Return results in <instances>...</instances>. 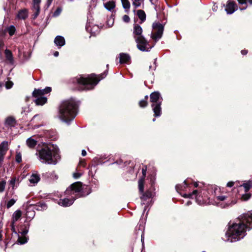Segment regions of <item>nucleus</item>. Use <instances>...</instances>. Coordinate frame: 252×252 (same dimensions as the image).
<instances>
[{
	"label": "nucleus",
	"mask_w": 252,
	"mask_h": 252,
	"mask_svg": "<svg viewBox=\"0 0 252 252\" xmlns=\"http://www.w3.org/2000/svg\"><path fill=\"white\" fill-rule=\"evenodd\" d=\"M142 29L137 24L134 25L133 37L137 43V48L141 51H150L153 46H150L149 42L142 34Z\"/></svg>",
	"instance_id": "423d86ee"
},
{
	"label": "nucleus",
	"mask_w": 252,
	"mask_h": 252,
	"mask_svg": "<svg viewBox=\"0 0 252 252\" xmlns=\"http://www.w3.org/2000/svg\"><path fill=\"white\" fill-rule=\"evenodd\" d=\"M16 124V121L13 117H8L5 122V124L6 126L9 127L14 126Z\"/></svg>",
	"instance_id": "412c9836"
},
{
	"label": "nucleus",
	"mask_w": 252,
	"mask_h": 252,
	"mask_svg": "<svg viewBox=\"0 0 252 252\" xmlns=\"http://www.w3.org/2000/svg\"><path fill=\"white\" fill-rule=\"evenodd\" d=\"M86 29L87 31L92 32L91 29H90V26L89 25L88 23H87L86 25Z\"/></svg>",
	"instance_id": "603ef678"
},
{
	"label": "nucleus",
	"mask_w": 252,
	"mask_h": 252,
	"mask_svg": "<svg viewBox=\"0 0 252 252\" xmlns=\"http://www.w3.org/2000/svg\"><path fill=\"white\" fill-rule=\"evenodd\" d=\"M16 182V180L15 178H12L9 181V183L10 186L12 187L13 189H14V185Z\"/></svg>",
	"instance_id": "4c0bfd02"
},
{
	"label": "nucleus",
	"mask_w": 252,
	"mask_h": 252,
	"mask_svg": "<svg viewBox=\"0 0 252 252\" xmlns=\"http://www.w3.org/2000/svg\"><path fill=\"white\" fill-rule=\"evenodd\" d=\"M153 68V70H155L156 69V65L154 66H152V65L149 66V69L151 70Z\"/></svg>",
	"instance_id": "bf43d9fd"
},
{
	"label": "nucleus",
	"mask_w": 252,
	"mask_h": 252,
	"mask_svg": "<svg viewBox=\"0 0 252 252\" xmlns=\"http://www.w3.org/2000/svg\"><path fill=\"white\" fill-rule=\"evenodd\" d=\"M150 101L152 103L151 106L153 108L155 117H159L161 114V105L162 98L160 93L155 92L150 94Z\"/></svg>",
	"instance_id": "6e6552de"
},
{
	"label": "nucleus",
	"mask_w": 252,
	"mask_h": 252,
	"mask_svg": "<svg viewBox=\"0 0 252 252\" xmlns=\"http://www.w3.org/2000/svg\"><path fill=\"white\" fill-rule=\"evenodd\" d=\"M29 10L27 8H23L18 11L16 15V19L25 20L29 17Z\"/></svg>",
	"instance_id": "f8f14e48"
},
{
	"label": "nucleus",
	"mask_w": 252,
	"mask_h": 252,
	"mask_svg": "<svg viewBox=\"0 0 252 252\" xmlns=\"http://www.w3.org/2000/svg\"><path fill=\"white\" fill-rule=\"evenodd\" d=\"M107 75L106 71L97 77L94 74H91L88 77H83L79 76L72 79L73 83L78 86V89L80 91L90 90L94 88V86L99 81L104 78Z\"/></svg>",
	"instance_id": "39448f33"
},
{
	"label": "nucleus",
	"mask_w": 252,
	"mask_h": 252,
	"mask_svg": "<svg viewBox=\"0 0 252 252\" xmlns=\"http://www.w3.org/2000/svg\"><path fill=\"white\" fill-rule=\"evenodd\" d=\"M26 144L29 148H33L36 145L37 141L31 137L26 140Z\"/></svg>",
	"instance_id": "aec40b11"
},
{
	"label": "nucleus",
	"mask_w": 252,
	"mask_h": 252,
	"mask_svg": "<svg viewBox=\"0 0 252 252\" xmlns=\"http://www.w3.org/2000/svg\"><path fill=\"white\" fill-rule=\"evenodd\" d=\"M9 143L7 141H2L0 144V153L6 154L8 150Z\"/></svg>",
	"instance_id": "a211bd4d"
},
{
	"label": "nucleus",
	"mask_w": 252,
	"mask_h": 252,
	"mask_svg": "<svg viewBox=\"0 0 252 252\" xmlns=\"http://www.w3.org/2000/svg\"><path fill=\"white\" fill-rule=\"evenodd\" d=\"M251 196V194L246 193L242 195V198L243 200L247 201L250 198Z\"/></svg>",
	"instance_id": "e433bc0d"
},
{
	"label": "nucleus",
	"mask_w": 252,
	"mask_h": 252,
	"mask_svg": "<svg viewBox=\"0 0 252 252\" xmlns=\"http://www.w3.org/2000/svg\"><path fill=\"white\" fill-rule=\"evenodd\" d=\"M40 179V175L37 173H32L29 179L30 183L34 186Z\"/></svg>",
	"instance_id": "2eb2a0df"
},
{
	"label": "nucleus",
	"mask_w": 252,
	"mask_h": 252,
	"mask_svg": "<svg viewBox=\"0 0 252 252\" xmlns=\"http://www.w3.org/2000/svg\"><path fill=\"white\" fill-rule=\"evenodd\" d=\"M149 206V204H147L145 207H144V211H143V213L145 212V211H146V210H147V208L148 207V206Z\"/></svg>",
	"instance_id": "e2e57ef3"
},
{
	"label": "nucleus",
	"mask_w": 252,
	"mask_h": 252,
	"mask_svg": "<svg viewBox=\"0 0 252 252\" xmlns=\"http://www.w3.org/2000/svg\"><path fill=\"white\" fill-rule=\"evenodd\" d=\"M41 2V0H33V4H40Z\"/></svg>",
	"instance_id": "3c124183"
},
{
	"label": "nucleus",
	"mask_w": 252,
	"mask_h": 252,
	"mask_svg": "<svg viewBox=\"0 0 252 252\" xmlns=\"http://www.w3.org/2000/svg\"><path fill=\"white\" fill-rule=\"evenodd\" d=\"M37 116H38V115H35V116L33 117V119L35 118H36V117H37Z\"/></svg>",
	"instance_id": "338daca9"
},
{
	"label": "nucleus",
	"mask_w": 252,
	"mask_h": 252,
	"mask_svg": "<svg viewBox=\"0 0 252 252\" xmlns=\"http://www.w3.org/2000/svg\"><path fill=\"white\" fill-rule=\"evenodd\" d=\"M53 0H47L48 5L49 6L52 2Z\"/></svg>",
	"instance_id": "13d9d810"
},
{
	"label": "nucleus",
	"mask_w": 252,
	"mask_h": 252,
	"mask_svg": "<svg viewBox=\"0 0 252 252\" xmlns=\"http://www.w3.org/2000/svg\"><path fill=\"white\" fill-rule=\"evenodd\" d=\"M119 57L121 63H128L130 60L129 55L126 53H120Z\"/></svg>",
	"instance_id": "f3484780"
},
{
	"label": "nucleus",
	"mask_w": 252,
	"mask_h": 252,
	"mask_svg": "<svg viewBox=\"0 0 252 252\" xmlns=\"http://www.w3.org/2000/svg\"><path fill=\"white\" fill-rule=\"evenodd\" d=\"M123 20L125 22L128 23L130 21V18L128 15H125L123 17Z\"/></svg>",
	"instance_id": "a19ab883"
},
{
	"label": "nucleus",
	"mask_w": 252,
	"mask_h": 252,
	"mask_svg": "<svg viewBox=\"0 0 252 252\" xmlns=\"http://www.w3.org/2000/svg\"><path fill=\"white\" fill-rule=\"evenodd\" d=\"M193 186L195 188H197L198 187V183L196 182L194 183Z\"/></svg>",
	"instance_id": "680f3d73"
},
{
	"label": "nucleus",
	"mask_w": 252,
	"mask_h": 252,
	"mask_svg": "<svg viewBox=\"0 0 252 252\" xmlns=\"http://www.w3.org/2000/svg\"><path fill=\"white\" fill-rule=\"evenodd\" d=\"M5 155V154L0 153V167L1 166L2 161L4 159V157Z\"/></svg>",
	"instance_id": "49530a36"
},
{
	"label": "nucleus",
	"mask_w": 252,
	"mask_h": 252,
	"mask_svg": "<svg viewBox=\"0 0 252 252\" xmlns=\"http://www.w3.org/2000/svg\"><path fill=\"white\" fill-rule=\"evenodd\" d=\"M16 202V200L12 198L9 200L6 204V207L7 208H10L12 206H13Z\"/></svg>",
	"instance_id": "473e14b6"
},
{
	"label": "nucleus",
	"mask_w": 252,
	"mask_h": 252,
	"mask_svg": "<svg viewBox=\"0 0 252 252\" xmlns=\"http://www.w3.org/2000/svg\"><path fill=\"white\" fill-rule=\"evenodd\" d=\"M5 57L7 60H8L10 63H13V58L11 52L9 50H5Z\"/></svg>",
	"instance_id": "b1692460"
},
{
	"label": "nucleus",
	"mask_w": 252,
	"mask_h": 252,
	"mask_svg": "<svg viewBox=\"0 0 252 252\" xmlns=\"http://www.w3.org/2000/svg\"><path fill=\"white\" fill-rule=\"evenodd\" d=\"M226 197L224 195L218 196L217 197V199L220 201H223L226 199Z\"/></svg>",
	"instance_id": "09e8293b"
},
{
	"label": "nucleus",
	"mask_w": 252,
	"mask_h": 252,
	"mask_svg": "<svg viewBox=\"0 0 252 252\" xmlns=\"http://www.w3.org/2000/svg\"><path fill=\"white\" fill-rule=\"evenodd\" d=\"M152 27L155 32L151 33V38L157 41L162 37L164 26L158 22H155L153 24Z\"/></svg>",
	"instance_id": "9d476101"
},
{
	"label": "nucleus",
	"mask_w": 252,
	"mask_h": 252,
	"mask_svg": "<svg viewBox=\"0 0 252 252\" xmlns=\"http://www.w3.org/2000/svg\"><path fill=\"white\" fill-rule=\"evenodd\" d=\"M15 161L17 163H20L22 162V154L20 152L16 151L15 155Z\"/></svg>",
	"instance_id": "cd10ccee"
},
{
	"label": "nucleus",
	"mask_w": 252,
	"mask_h": 252,
	"mask_svg": "<svg viewBox=\"0 0 252 252\" xmlns=\"http://www.w3.org/2000/svg\"><path fill=\"white\" fill-rule=\"evenodd\" d=\"M234 183L233 182H229L227 184V187H232L234 185Z\"/></svg>",
	"instance_id": "8fccbe9b"
},
{
	"label": "nucleus",
	"mask_w": 252,
	"mask_h": 252,
	"mask_svg": "<svg viewBox=\"0 0 252 252\" xmlns=\"http://www.w3.org/2000/svg\"><path fill=\"white\" fill-rule=\"evenodd\" d=\"M239 4L242 6L240 7L241 10H245L247 8V2L252 4V0H238Z\"/></svg>",
	"instance_id": "6ab92c4d"
},
{
	"label": "nucleus",
	"mask_w": 252,
	"mask_h": 252,
	"mask_svg": "<svg viewBox=\"0 0 252 252\" xmlns=\"http://www.w3.org/2000/svg\"><path fill=\"white\" fill-rule=\"evenodd\" d=\"M32 10L33 11H40V4L33 3L32 7Z\"/></svg>",
	"instance_id": "f704fd0d"
},
{
	"label": "nucleus",
	"mask_w": 252,
	"mask_h": 252,
	"mask_svg": "<svg viewBox=\"0 0 252 252\" xmlns=\"http://www.w3.org/2000/svg\"><path fill=\"white\" fill-rule=\"evenodd\" d=\"M35 215V212L33 211H27L26 213V217L29 219H32Z\"/></svg>",
	"instance_id": "72a5a7b5"
},
{
	"label": "nucleus",
	"mask_w": 252,
	"mask_h": 252,
	"mask_svg": "<svg viewBox=\"0 0 252 252\" xmlns=\"http://www.w3.org/2000/svg\"><path fill=\"white\" fill-rule=\"evenodd\" d=\"M15 31L16 29L15 27L13 25H11L7 29V31L8 32L10 36L13 35L15 33Z\"/></svg>",
	"instance_id": "c85d7f7f"
},
{
	"label": "nucleus",
	"mask_w": 252,
	"mask_h": 252,
	"mask_svg": "<svg viewBox=\"0 0 252 252\" xmlns=\"http://www.w3.org/2000/svg\"><path fill=\"white\" fill-rule=\"evenodd\" d=\"M137 15L141 21V22H143L145 21L146 15L145 12L143 10H138L137 11Z\"/></svg>",
	"instance_id": "5701e85b"
},
{
	"label": "nucleus",
	"mask_w": 252,
	"mask_h": 252,
	"mask_svg": "<svg viewBox=\"0 0 252 252\" xmlns=\"http://www.w3.org/2000/svg\"><path fill=\"white\" fill-rule=\"evenodd\" d=\"M36 155L41 162L44 164L55 165L60 158L59 150L57 146L54 145L42 148Z\"/></svg>",
	"instance_id": "7ed1b4c3"
},
{
	"label": "nucleus",
	"mask_w": 252,
	"mask_h": 252,
	"mask_svg": "<svg viewBox=\"0 0 252 252\" xmlns=\"http://www.w3.org/2000/svg\"><path fill=\"white\" fill-rule=\"evenodd\" d=\"M148 95H146V96H145V100H146L147 101V99H148Z\"/></svg>",
	"instance_id": "69168bd1"
},
{
	"label": "nucleus",
	"mask_w": 252,
	"mask_h": 252,
	"mask_svg": "<svg viewBox=\"0 0 252 252\" xmlns=\"http://www.w3.org/2000/svg\"><path fill=\"white\" fill-rule=\"evenodd\" d=\"M186 187H187V184L186 183V181H185L183 183V186H182L181 185H177L176 186V188L177 190H184V189H185Z\"/></svg>",
	"instance_id": "c756f323"
},
{
	"label": "nucleus",
	"mask_w": 252,
	"mask_h": 252,
	"mask_svg": "<svg viewBox=\"0 0 252 252\" xmlns=\"http://www.w3.org/2000/svg\"><path fill=\"white\" fill-rule=\"evenodd\" d=\"M105 8L108 11H111L115 7V3L114 1H110L104 4Z\"/></svg>",
	"instance_id": "4be33fe9"
},
{
	"label": "nucleus",
	"mask_w": 252,
	"mask_h": 252,
	"mask_svg": "<svg viewBox=\"0 0 252 252\" xmlns=\"http://www.w3.org/2000/svg\"><path fill=\"white\" fill-rule=\"evenodd\" d=\"M59 53L58 51H56L54 53V56L55 57H58L59 56Z\"/></svg>",
	"instance_id": "4d7b16f0"
},
{
	"label": "nucleus",
	"mask_w": 252,
	"mask_h": 252,
	"mask_svg": "<svg viewBox=\"0 0 252 252\" xmlns=\"http://www.w3.org/2000/svg\"><path fill=\"white\" fill-rule=\"evenodd\" d=\"M191 204V201H188V202H187V203H186V205H187V206H189V205H190Z\"/></svg>",
	"instance_id": "052dcab7"
},
{
	"label": "nucleus",
	"mask_w": 252,
	"mask_h": 252,
	"mask_svg": "<svg viewBox=\"0 0 252 252\" xmlns=\"http://www.w3.org/2000/svg\"><path fill=\"white\" fill-rule=\"evenodd\" d=\"M51 88L47 87L44 89H35L32 92V95L35 98L33 100L36 105H43L47 101V98L44 95L50 93Z\"/></svg>",
	"instance_id": "1a4fd4ad"
},
{
	"label": "nucleus",
	"mask_w": 252,
	"mask_h": 252,
	"mask_svg": "<svg viewBox=\"0 0 252 252\" xmlns=\"http://www.w3.org/2000/svg\"><path fill=\"white\" fill-rule=\"evenodd\" d=\"M252 228V212H248L240 215L230 225L225 233L226 240L230 242L243 239L246 235V231Z\"/></svg>",
	"instance_id": "f257e3e1"
},
{
	"label": "nucleus",
	"mask_w": 252,
	"mask_h": 252,
	"mask_svg": "<svg viewBox=\"0 0 252 252\" xmlns=\"http://www.w3.org/2000/svg\"><path fill=\"white\" fill-rule=\"evenodd\" d=\"M81 154H82V156L84 157V156H85L87 155V152H86V151L85 150H83L82 151Z\"/></svg>",
	"instance_id": "5fc2aeb1"
},
{
	"label": "nucleus",
	"mask_w": 252,
	"mask_h": 252,
	"mask_svg": "<svg viewBox=\"0 0 252 252\" xmlns=\"http://www.w3.org/2000/svg\"><path fill=\"white\" fill-rule=\"evenodd\" d=\"M150 1L152 4H156L157 0H150Z\"/></svg>",
	"instance_id": "6e6d98bb"
},
{
	"label": "nucleus",
	"mask_w": 252,
	"mask_h": 252,
	"mask_svg": "<svg viewBox=\"0 0 252 252\" xmlns=\"http://www.w3.org/2000/svg\"><path fill=\"white\" fill-rule=\"evenodd\" d=\"M77 106L78 102L73 98L62 101L59 107L58 118L69 125L76 115Z\"/></svg>",
	"instance_id": "f03ea898"
},
{
	"label": "nucleus",
	"mask_w": 252,
	"mask_h": 252,
	"mask_svg": "<svg viewBox=\"0 0 252 252\" xmlns=\"http://www.w3.org/2000/svg\"><path fill=\"white\" fill-rule=\"evenodd\" d=\"M33 15H32V18H33V19L34 20L39 15V13H40V11H33Z\"/></svg>",
	"instance_id": "79ce46f5"
},
{
	"label": "nucleus",
	"mask_w": 252,
	"mask_h": 252,
	"mask_svg": "<svg viewBox=\"0 0 252 252\" xmlns=\"http://www.w3.org/2000/svg\"><path fill=\"white\" fill-rule=\"evenodd\" d=\"M82 189L81 182H77L72 184L64 192V195L66 196L63 199H60L58 204L63 207L70 206L76 198L85 196L82 192Z\"/></svg>",
	"instance_id": "20e7f679"
},
{
	"label": "nucleus",
	"mask_w": 252,
	"mask_h": 252,
	"mask_svg": "<svg viewBox=\"0 0 252 252\" xmlns=\"http://www.w3.org/2000/svg\"><path fill=\"white\" fill-rule=\"evenodd\" d=\"M21 212L20 210H17L15 211L12 217V220L10 223V227L11 230L12 231L13 234H14L16 236L18 237L17 240V244H24L26 243L28 241V238L26 237V235L28 232V229H26L24 230H23L20 232L21 235H20L16 231L15 228V223L21 217Z\"/></svg>",
	"instance_id": "0eeeda50"
},
{
	"label": "nucleus",
	"mask_w": 252,
	"mask_h": 252,
	"mask_svg": "<svg viewBox=\"0 0 252 252\" xmlns=\"http://www.w3.org/2000/svg\"><path fill=\"white\" fill-rule=\"evenodd\" d=\"M121 1L123 8L126 9V11L127 12V10H129L130 7V2L128 0H121Z\"/></svg>",
	"instance_id": "a878e982"
},
{
	"label": "nucleus",
	"mask_w": 252,
	"mask_h": 252,
	"mask_svg": "<svg viewBox=\"0 0 252 252\" xmlns=\"http://www.w3.org/2000/svg\"><path fill=\"white\" fill-rule=\"evenodd\" d=\"M197 190H194L192 191V193H188V194L185 193L183 196L186 198H192V196L193 195H196L197 194Z\"/></svg>",
	"instance_id": "2f4dec72"
},
{
	"label": "nucleus",
	"mask_w": 252,
	"mask_h": 252,
	"mask_svg": "<svg viewBox=\"0 0 252 252\" xmlns=\"http://www.w3.org/2000/svg\"><path fill=\"white\" fill-rule=\"evenodd\" d=\"M54 43L59 48H61L65 44V39L63 36L58 35L54 39Z\"/></svg>",
	"instance_id": "dca6fc26"
},
{
	"label": "nucleus",
	"mask_w": 252,
	"mask_h": 252,
	"mask_svg": "<svg viewBox=\"0 0 252 252\" xmlns=\"http://www.w3.org/2000/svg\"><path fill=\"white\" fill-rule=\"evenodd\" d=\"M46 206L45 204H43L42 205V207H43V208H46Z\"/></svg>",
	"instance_id": "0e129e2a"
},
{
	"label": "nucleus",
	"mask_w": 252,
	"mask_h": 252,
	"mask_svg": "<svg viewBox=\"0 0 252 252\" xmlns=\"http://www.w3.org/2000/svg\"><path fill=\"white\" fill-rule=\"evenodd\" d=\"M61 11H62V9L59 7L58 8L53 14L54 16H55V17L58 16L60 14Z\"/></svg>",
	"instance_id": "ea45409f"
},
{
	"label": "nucleus",
	"mask_w": 252,
	"mask_h": 252,
	"mask_svg": "<svg viewBox=\"0 0 252 252\" xmlns=\"http://www.w3.org/2000/svg\"><path fill=\"white\" fill-rule=\"evenodd\" d=\"M237 5L232 0H228L225 5V10L228 14L233 13L237 10Z\"/></svg>",
	"instance_id": "9b49d317"
},
{
	"label": "nucleus",
	"mask_w": 252,
	"mask_h": 252,
	"mask_svg": "<svg viewBox=\"0 0 252 252\" xmlns=\"http://www.w3.org/2000/svg\"><path fill=\"white\" fill-rule=\"evenodd\" d=\"M49 175H50V177L52 179H57L58 176L55 174V172L54 171H53L51 173H48Z\"/></svg>",
	"instance_id": "58836bf2"
},
{
	"label": "nucleus",
	"mask_w": 252,
	"mask_h": 252,
	"mask_svg": "<svg viewBox=\"0 0 252 252\" xmlns=\"http://www.w3.org/2000/svg\"><path fill=\"white\" fill-rule=\"evenodd\" d=\"M81 175H82L81 173H74L73 174V177L75 179H78L79 177H80L81 176Z\"/></svg>",
	"instance_id": "de8ad7c7"
},
{
	"label": "nucleus",
	"mask_w": 252,
	"mask_h": 252,
	"mask_svg": "<svg viewBox=\"0 0 252 252\" xmlns=\"http://www.w3.org/2000/svg\"><path fill=\"white\" fill-rule=\"evenodd\" d=\"M241 53L243 55H245L248 53V51L246 50H243L241 51Z\"/></svg>",
	"instance_id": "864d4df0"
},
{
	"label": "nucleus",
	"mask_w": 252,
	"mask_h": 252,
	"mask_svg": "<svg viewBox=\"0 0 252 252\" xmlns=\"http://www.w3.org/2000/svg\"><path fill=\"white\" fill-rule=\"evenodd\" d=\"M13 83L12 82H7L5 84L6 89H10L13 86Z\"/></svg>",
	"instance_id": "c03bdc74"
},
{
	"label": "nucleus",
	"mask_w": 252,
	"mask_h": 252,
	"mask_svg": "<svg viewBox=\"0 0 252 252\" xmlns=\"http://www.w3.org/2000/svg\"><path fill=\"white\" fill-rule=\"evenodd\" d=\"M139 104L141 107H145L147 105V101L145 99H142L139 101Z\"/></svg>",
	"instance_id": "c9c22d12"
},
{
	"label": "nucleus",
	"mask_w": 252,
	"mask_h": 252,
	"mask_svg": "<svg viewBox=\"0 0 252 252\" xmlns=\"http://www.w3.org/2000/svg\"><path fill=\"white\" fill-rule=\"evenodd\" d=\"M196 202L199 205H203L206 203L205 202H204L203 201H202L201 200H200L199 196L196 197Z\"/></svg>",
	"instance_id": "a18cd8bd"
},
{
	"label": "nucleus",
	"mask_w": 252,
	"mask_h": 252,
	"mask_svg": "<svg viewBox=\"0 0 252 252\" xmlns=\"http://www.w3.org/2000/svg\"><path fill=\"white\" fill-rule=\"evenodd\" d=\"M132 0V5L135 8H137L138 7H141L142 5V7L144 5V0Z\"/></svg>",
	"instance_id": "393cba45"
},
{
	"label": "nucleus",
	"mask_w": 252,
	"mask_h": 252,
	"mask_svg": "<svg viewBox=\"0 0 252 252\" xmlns=\"http://www.w3.org/2000/svg\"><path fill=\"white\" fill-rule=\"evenodd\" d=\"M147 168L145 167L142 169V177L138 181L139 190L141 192H143L144 189V179L146 174Z\"/></svg>",
	"instance_id": "ddd939ff"
},
{
	"label": "nucleus",
	"mask_w": 252,
	"mask_h": 252,
	"mask_svg": "<svg viewBox=\"0 0 252 252\" xmlns=\"http://www.w3.org/2000/svg\"><path fill=\"white\" fill-rule=\"evenodd\" d=\"M139 192L141 193H142V195L140 197L142 200V204H145L144 201H147L148 199H151L154 195V193L150 190H147L145 193H144V191L143 192H141L140 191Z\"/></svg>",
	"instance_id": "4468645a"
},
{
	"label": "nucleus",
	"mask_w": 252,
	"mask_h": 252,
	"mask_svg": "<svg viewBox=\"0 0 252 252\" xmlns=\"http://www.w3.org/2000/svg\"><path fill=\"white\" fill-rule=\"evenodd\" d=\"M213 10H214V11H215V10H216V8H215V7H213Z\"/></svg>",
	"instance_id": "774afa93"
},
{
	"label": "nucleus",
	"mask_w": 252,
	"mask_h": 252,
	"mask_svg": "<svg viewBox=\"0 0 252 252\" xmlns=\"http://www.w3.org/2000/svg\"><path fill=\"white\" fill-rule=\"evenodd\" d=\"M242 186L244 188L245 191L248 192L252 187V182L249 181L246 183H244Z\"/></svg>",
	"instance_id": "bb28decb"
},
{
	"label": "nucleus",
	"mask_w": 252,
	"mask_h": 252,
	"mask_svg": "<svg viewBox=\"0 0 252 252\" xmlns=\"http://www.w3.org/2000/svg\"><path fill=\"white\" fill-rule=\"evenodd\" d=\"M6 181L4 180L0 181V193L2 192L5 187Z\"/></svg>",
	"instance_id": "7c9ffc66"
},
{
	"label": "nucleus",
	"mask_w": 252,
	"mask_h": 252,
	"mask_svg": "<svg viewBox=\"0 0 252 252\" xmlns=\"http://www.w3.org/2000/svg\"><path fill=\"white\" fill-rule=\"evenodd\" d=\"M29 111H30L29 107L26 106V107L22 108V111L21 113H25L26 114L27 113L29 112Z\"/></svg>",
	"instance_id": "37998d69"
}]
</instances>
